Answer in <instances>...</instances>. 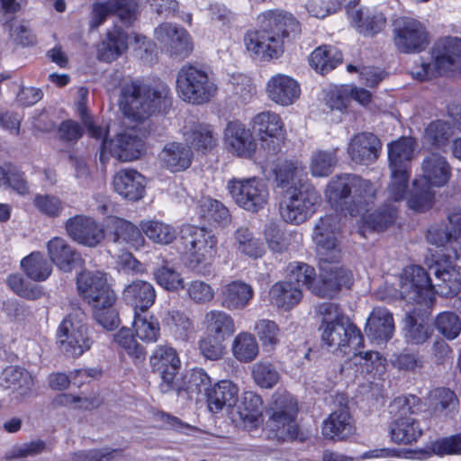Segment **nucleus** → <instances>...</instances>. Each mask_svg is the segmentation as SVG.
I'll use <instances>...</instances> for the list:
<instances>
[{
	"label": "nucleus",
	"instance_id": "f257e3e1",
	"mask_svg": "<svg viewBox=\"0 0 461 461\" xmlns=\"http://www.w3.org/2000/svg\"><path fill=\"white\" fill-rule=\"evenodd\" d=\"M429 269L436 276L434 285L423 267L411 266L404 268L400 276V294L404 300L431 306L435 300V287L441 296H452L460 292L461 275L451 256L438 258Z\"/></svg>",
	"mask_w": 461,
	"mask_h": 461
},
{
	"label": "nucleus",
	"instance_id": "f03ea898",
	"mask_svg": "<svg viewBox=\"0 0 461 461\" xmlns=\"http://www.w3.org/2000/svg\"><path fill=\"white\" fill-rule=\"evenodd\" d=\"M258 29L244 38L248 50L261 58H278L284 52L285 40L299 32L298 21L282 10H268L258 16Z\"/></svg>",
	"mask_w": 461,
	"mask_h": 461
},
{
	"label": "nucleus",
	"instance_id": "7ed1b4c3",
	"mask_svg": "<svg viewBox=\"0 0 461 461\" xmlns=\"http://www.w3.org/2000/svg\"><path fill=\"white\" fill-rule=\"evenodd\" d=\"M180 240L187 267L199 274H209L217 255L215 235L206 228L185 225L181 230Z\"/></svg>",
	"mask_w": 461,
	"mask_h": 461
},
{
	"label": "nucleus",
	"instance_id": "20e7f679",
	"mask_svg": "<svg viewBox=\"0 0 461 461\" xmlns=\"http://www.w3.org/2000/svg\"><path fill=\"white\" fill-rule=\"evenodd\" d=\"M323 329L321 339L330 348L339 349L346 353V348L353 347L355 351L351 361L356 365H365L368 368L371 365L382 364V357L376 351L357 352V348L363 346L364 339L360 330L348 317H340L337 321L321 326Z\"/></svg>",
	"mask_w": 461,
	"mask_h": 461
},
{
	"label": "nucleus",
	"instance_id": "39448f33",
	"mask_svg": "<svg viewBox=\"0 0 461 461\" xmlns=\"http://www.w3.org/2000/svg\"><path fill=\"white\" fill-rule=\"evenodd\" d=\"M266 412L268 438L285 442L298 438L299 428L296 423L298 407L291 393L285 391L276 392Z\"/></svg>",
	"mask_w": 461,
	"mask_h": 461
},
{
	"label": "nucleus",
	"instance_id": "423d86ee",
	"mask_svg": "<svg viewBox=\"0 0 461 461\" xmlns=\"http://www.w3.org/2000/svg\"><path fill=\"white\" fill-rule=\"evenodd\" d=\"M164 94V89L159 90L138 81H131L121 89V110L127 118L144 122L159 107Z\"/></svg>",
	"mask_w": 461,
	"mask_h": 461
},
{
	"label": "nucleus",
	"instance_id": "0eeeda50",
	"mask_svg": "<svg viewBox=\"0 0 461 461\" xmlns=\"http://www.w3.org/2000/svg\"><path fill=\"white\" fill-rule=\"evenodd\" d=\"M415 146L416 141L411 137H402L387 145L391 170L388 195L394 202L402 200L406 194Z\"/></svg>",
	"mask_w": 461,
	"mask_h": 461
},
{
	"label": "nucleus",
	"instance_id": "6e6552de",
	"mask_svg": "<svg viewBox=\"0 0 461 461\" xmlns=\"http://www.w3.org/2000/svg\"><path fill=\"white\" fill-rule=\"evenodd\" d=\"M176 90L184 101L193 104H203L217 95L218 86L206 69L185 64L177 73Z\"/></svg>",
	"mask_w": 461,
	"mask_h": 461
},
{
	"label": "nucleus",
	"instance_id": "1a4fd4ad",
	"mask_svg": "<svg viewBox=\"0 0 461 461\" xmlns=\"http://www.w3.org/2000/svg\"><path fill=\"white\" fill-rule=\"evenodd\" d=\"M321 195L311 184H300L286 189L282 195L279 212L282 219L299 225L307 221L321 203Z\"/></svg>",
	"mask_w": 461,
	"mask_h": 461
},
{
	"label": "nucleus",
	"instance_id": "9d476101",
	"mask_svg": "<svg viewBox=\"0 0 461 461\" xmlns=\"http://www.w3.org/2000/svg\"><path fill=\"white\" fill-rule=\"evenodd\" d=\"M341 251L318 257L321 284L313 288V293L320 297L332 298L345 287L349 289L353 282L350 270L339 265Z\"/></svg>",
	"mask_w": 461,
	"mask_h": 461
},
{
	"label": "nucleus",
	"instance_id": "9b49d317",
	"mask_svg": "<svg viewBox=\"0 0 461 461\" xmlns=\"http://www.w3.org/2000/svg\"><path fill=\"white\" fill-rule=\"evenodd\" d=\"M420 399L415 395L401 396L393 400L391 407L396 410L400 418L391 426V438L398 444H410L416 441L421 435L422 429L417 421L408 413H414L418 409Z\"/></svg>",
	"mask_w": 461,
	"mask_h": 461
},
{
	"label": "nucleus",
	"instance_id": "f8f14e48",
	"mask_svg": "<svg viewBox=\"0 0 461 461\" xmlns=\"http://www.w3.org/2000/svg\"><path fill=\"white\" fill-rule=\"evenodd\" d=\"M227 188L234 202L246 211L257 212L267 203V186L258 177L233 178L228 182Z\"/></svg>",
	"mask_w": 461,
	"mask_h": 461
},
{
	"label": "nucleus",
	"instance_id": "ddd939ff",
	"mask_svg": "<svg viewBox=\"0 0 461 461\" xmlns=\"http://www.w3.org/2000/svg\"><path fill=\"white\" fill-rule=\"evenodd\" d=\"M61 349L72 357H78L90 349L93 340L88 328L73 314H68L57 330Z\"/></svg>",
	"mask_w": 461,
	"mask_h": 461
},
{
	"label": "nucleus",
	"instance_id": "4468645a",
	"mask_svg": "<svg viewBox=\"0 0 461 461\" xmlns=\"http://www.w3.org/2000/svg\"><path fill=\"white\" fill-rule=\"evenodd\" d=\"M154 374L160 378L158 388L161 393H167L177 388L176 381L178 377L181 362L176 350L168 345H159L149 358Z\"/></svg>",
	"mask_w": 461,
	"mask_h": 461
},
{
	"label": "nucleus",
	"instance_id": "2eb2a0df",
	"mask_svg": "<svg viewBox=\"0 0 461 461\" xmlns=\"http://www.w3.org/2000/svg\"><path fill=\"white\" fill-rule=\"evenodd\" d=\"M393 42L401 52L416 53L425 50L429 41L427 30L420 22L403 17L395 22Z\"/></svg>",
	"mask_w": 461,
	"mask_h": 461
},
{
	"label": "nucleus",
	"instance_id": "dca6fc26",
	"mask_svg": "<svg viewBox=\"0 0 461 461\" xmlns=\"http://www.w3.org/2000/svg\"><path fill=\"white\" fill-rule=\"evenodd\" d=\"M156 41L170 57L184 59L193 50V42L188 32L176 24L164 23L154 31Z\"/></svg>",
	"mask_w": 461,
	"mask_h": 461
},
{
	"label": "nucleus",
	"instance_id": "f3484780",
	"mask_svg": "<svg viewBox=\"0 0 461 461\" xmlns=\"http://www.w3.org/2000/svg\"><path fill=\"white\" fill-rule=\"evenodd\" d=\"M68 236L75 242L95 248L104 239V228L92 217L79 214L68 218L65 222Z\"/></svg>",
	"mask_w": 461,
	"mask_h": 461
},
{
	"label": "nucleus",
	"instance_id": "a211bd4d",
	"mask_svg": "<svg viewBox=\"0 0 461 461\" xmlns=\"http://www.w3.org/2000/svg\"><path fill=\"white\" fill-rule=\"evenodd\" d=\"M340 231V219L338 213L321 217L314 225L312 240L317 257L340 252L337 234Z\"/></svg>",
	"mask_w": 461,
	"mask_h": 461
},
{
	"label": "nucleus",
	"instance_id": "6ab92c4d",
	"mask_svg": "<svg viewBox=\"0 0 461 461\" xmlns=\"http://www.w3.org/2000/svg\"><path fill=\"white\" fill-rule=\"evenodd\" d=\"M103 148L122 162L136 160L146 152L142 137L138 136L133 129L119 133L110 140L104 139Z\"/></svg>",
	"mask_w": 461,
	"mask_h": 461
},
{
	"label": "nucleus",
	"instance_id": "aec40b11",
	"mask_svg": "<svg viewBox=\"0 0 461 461\" xmlns=\"http://www.w3.org/2000/svg\"><path fill=\"white\" fill-rule=\"evenodd\" d=\"M429 243L437 247L447 244L455 253V259L461 255V209L454 210L447 215V223L445 227L434 226L427 232Z\"/></svg>",
	"mask_w": 461,
	"mask_h": 461
},
{
	"label": "nucleus",
	"instance_id": "412c9836",
	"mask_svg": "<svg viewBox=\"0 0 461 461\" xmlns=\"http://www.w3.org/2000/svg\"><path fill=\"white\" fill-rule=\"evenodd\" d=\"M77 285L79 294L90 305L104 299L110 303L115 295L107 284L105 274L100 271L81 272L77 278Z\"/></svg>",
	"mask_w": 461,
	"mask_h": 461
},
{
	"label": "nucleus",
	"instance_id": "4be33fe9",
	"mask_svg": "<svg viewBox=\"0 0 461 461\" xmlns=\"http://www.w3.org/2000/svg\"><path fill=\"white\" fill-rule=\"evenodd\" d=\"M138 5L134 0H108L105 3L96 2L92 5L89 26L97 29L106 18L116 14L122 22H131L135 16Z\"/></svg>",
	"mask_w": 461,
	"mask_h": 461
},
{
	"label": "nucleus",
	"instance_id": "5701e85b",
	"mask_svg": "<svg viewBox=\"0 0 461 461\" xmlns=\"http://www.w3.org/2000/svg\"><path fill=\"white\" fill-rule=\"evenodd\" d=\"M118 245L139 248L144 245L145 239L141 229L131 221L117 216H109L105 221L104 234Z\"/></svg>",
	"mask_w": 461,
	"mask_h": 461
},
{
	"label": "nucleus",
	"instance_id": "b1692460",
	"mask_svg": "<svg viewBox=\"0 0 461 461\" xmlns=\"http://www.w3.org/2000/svg\"><path fill=\"white\" fill-rule=\"evenodd\" d=\"M382 148L380 140L373 133L355 134L348 145V154L357 164L370 165L375 162Z\"/></svg>",
	"mask_w": 461,
	"mask_h": 461
},
{
	"label": "nucleus",
	"instance_id": "393cba45",
	"mask_svg": "<svg viewBox=\"0 0 461 461\" xmlns=\"http://www.w3.org/2000/svg\"><path fill=\"white\" fill-rule=\"evenodd\" d=\"M268 98L281 106H289L300 97L301 87L299 83L290 76L276 74L267 84Z\"/></svg>",
	"mask_w": 461,
	"mask_h": 461
},
{
	"label": "nucleus",
	"instance_id": "a878e982",
	"mask_svg": "<svg viewBox=\"0 0 461 461\" xmlns=\"http://www.w3.org/2000/svg\"><path fill=\"white\" fill-rule=\"evenodd\" d=\"M226 144L231 153L242 157H251L257 144L251 131L240 122H230L224 131Z\"/></svg>",
	"mask_w": 461,
	"mask_h": 461
},
{
	"label": "nucleus",
	"instance_id": "bb28decb",
	"mask_svg": "<svg viewBox=\"0 0 461 461\" xmlns=\"http://www.w3.org/2000/svg\"><path fill=\"white\" fill-rule=\"evenodd\" d=\"M421 171L419 181L432 187H441L448 183L452 167L444 156L434 152L423 158Z\"/></svg>",
	"mask_w": 461,
	"mask_h": 461
},
{
	"label": "nucleus",
	"instance_id": "cd10ccee",
	"mask_svg": "<svg viewBox=\"0 0 461 461\" xmlns=\"http://www.w3.org/2000/svg\"><path fill=\"white\" fill-rule=\"evenodd\" d=\"M433 55L441 73L458 72L461 75V39L447 38L438 41Z\"/></svg>",
	"mask_w": 461,
	"mask_h": 461
},
{
	"label": "nucleus",
	"instance_id": "c85d7f7f",
	"mask_svg": "<svg viewBox=\"0 0 461 461\" xmlns=\"http://www.w3.org/2000/svg\"><path fill=\"white\" fill-rule=\"evenodd\" d=\"M1 385L9 390L16 398L24 399L32 393L34 378L28 370L10 366L2 373Z\"/></svg>",
	"mask_w": 461,
	"mask_h": 461
},
{
	"label": "nucleus",
	"instance_id": "c756f323",
	"mask_svg": "<svg viewBox=\"0 0 461 461\" xmlns=\"http://www.w3.org/2000/svg\"><path fill=\"white\" fill-rule=\"evenodd\" d=\"M114 190L123 198L138 201L145 193V177L134 169H122L113 177Z\"/></svg>",
	"mask_w": 461,
	"mask_h": 461
},
{
	"label": "nucleus",
	"instance_id": "7c9ffc66",
	"mask_svg": "<svg viewBox=\"0 0 461 461\" xmlns=\"http://www.w3.org/2000/svg\"><path fill=\"white\" fill-rule=\"evenodd\" d=\"M193 157L191 147L177 141L167 143L159 153L162 166L171 172H180L188 168Z\"/></svg>",
	"mask_w": 461,
	"mask_h": 461
},
{
	"label": "nucleus",
	"instance_id": "2f4dec72",
	"mask_svg": "<svg viewBox=\"0 0 461 461\" xmlns=\"http://www.w3.org/2000/svg\"><path fill=\"white\" fill-rule=\"evenodd\" d=\"M47 249L51 262L64 272H70L81 261L80 255L63 238L51 239Z\"/></svg>",
	"mask_w": 461,
	"mask_h": 461
},
{
	"label": "nucleus",
	"instance_id": "473e14b6",
	"mask_svg": "<svg viewBox=\"0 0 461 461\" xmlns=\"http://www.w3.org/2000/svg\"><path fill=\"white\" fill-rule=\"evenodd\" d=\"M354 433L353 420L347 408L334 411L323 421L322 435L332 440H343Z\"/></svg>",
	"mask_w": 461,
	"mask_h": 461
},
{
	"label": "nucleus",
	"instance_id": "72a5a7b5",
	"mask_svg": "<svg viewBox=\"0 0 461 461\" xmlns=\"http://www.w3.org/2000/svg\"><path fill=\"white\" fill-rule=\"evenodd\" d=\"M239 388L231 381L223 380L211 387L206 395L207 407L212 413H218L224 407H232L238 401Z\"/></svg>",
	"mask_w": 461,
	"mask_h": 461
},
{
	"label": "nucleus",
	"instance_id": "f704fd0d",
	"mask_svg": "<svg viewBox=\"0 0 461 461\" xmlns=\"http://www.w3.org/2000/svg\"><path fill=\"white\" fill-rule=\"evenodd\" d=\"M122 299L135 309L145 312L154 304L156 292L150 283L135 280L125 286L122 291Z\"/></svg>",
	"mask_w": 461,
	"mask_h": 461
},
{
	"label": "nucleus",
	"instance_id": "c9c22d12",
	"mask_svg": "<svg viewBox=\"0 0 461 461\" xmlns=\"http://www.w3.org/2000/svg\"><path fill=\"white\" fill-rule=\"evenodd\" d=\"M254 291L250 285L242 281H232L222 287L221 304L229 311L242 310L253 298Z\"/></svg>",
	"mask_w": 461,
	"mask_h": 461
},
{
	"label": "nucleus",
	"instance_id": "e433bc0d",
	"mask_svg": "<svg viewBox=\"0 0 461 461\" xmlns=\"http://www.w3.org/2000/svg\"><path fill=\"white\" fill-rule=\"evenodd\" d=\"M351 24L364 36H374L384 30L386 19L381 12L360 8L350 14Z\"/></svg>",
	"mask_w": 461,
	"mask_h": 461
},
{
	"label": "nucleus",
	"instance_id": "4c0bfd02",
	"mask_svg": "<svg viewBox=\"0 0 461 461\" xmlns=\"http://www.w3.org/2000/svg\"><path fill=\"white\" fill-rule=\"evenodd\" d=\"M394 330V323L392 313L385 308H374L367 319L365 331L374 339L388 340Z\"/></svg>",
	"mask_w": 461,
	"mask_h": 461
},
{
	"label": "nucleus",
	"instance_id": "58836bf2",
	"mask_svg": "<svg viewBox=\"0 0 461 461\" xmlns=\"http://www.w3.org/2000/svg\"><path fill=\"white\" fill-rule=\"evenodd\" d=\"M183 135L197 150L210 151L218 144V134L210 124L197 122L185 126Z\"/></svg>",
	"mask_w": 461,
	"mask_h": 461
},
{
	"label": "nucleus",
	"instance_id": "ea45409f",
	"mask_svg": "<svg viewBox=\"0 0 461 461\" xmlns=\"http://www.w3.org/2000/svg\"><path fill=\"white\" fill-rule=\"evenodd\" d=\"M269 301L277 308L288 311L296 306L303 298V291L294 282L280 281L269 290Z\"/></svg>",
	"mask_w": 461,
	"mask_h": 461
},
{
	"label": "nucleus",
	"instance_id": "a19ab883",
	"mask_svg": "<svg viewBox=\"0 0 461 461\" xmlns=\"http://www.w3.org/2000/svg\"><path fill=\"white\" fill-rule=\"evenodd\" d=\"M128 48V36L119 27L108 31L105 39L99 44L97 58L104 62L117 59Z\"/></svg>",
	"mask_w": 461,
	"mask_h": 461
},
{
	"label": "nucleus",
	"instance_id": "79ce46f5",
	"mask_svg": "<svg viewBox=\"0 0 461 461\" xmlns=\"http://www.w3.org/2000/svg\"><path fill=\"white\" fill-rule=\"evenodd\" d=\"M264 235L269 249L276 253H282L289 249L297 248L303 240L301 233L295 231H282L279 227L273 222L266 225Z\"/></svg>",
	"mask_w": 461,
	"mask_h": 461
},
{
	"label": "nucleus",
	"instance_id": "37998d69",
	"mask_svg": "<svg viewBox=\"0 0 461 461\" xmlns=\"http://www.w3.org/2000/svg\"><path fill=\"white\" fill-rule=\"evenodd\" d=\"M365 179L357 175L347 174L338 176L330 182L326 189V196L330 202L348 201L354 188L365 187Z\"/></svg>",
	"mask_w": 461,
	"mask_h": 461
},
{
	"label": "nucleus",
	"instance_id": "c03bdc74",
	"mask_svg": "<svg viewBox=\"0 0 461 461\" xmlns=\"http://www.w3.org/2000/svg\"><path fill=\"white\" fill-rule=\"evenodd\" d=\"M203 325L207 333L223 340L230 338L236 330L233 318L229 313L219 310L206 312Z\"/></svg>",
	"mask_w": 461,
	"mask_h": 461
},
{
	"label": "nucleus",
	"instance_id": "a18cd8bd",
	"mask_svg": "<svg viewBox=\"0 0 461 461\" xmlns=\"http://www.w3.org/2000/svg\"><path fill=\"white\" fill-rule=\"evenodd\" d=\"M365 187L354 188L348 201H345L346 210L350 215H363L369 212L375 199L376 190L373 184L365 179Z\"/></svg>",
	"mask_w": 461,
	"mask_h": 461
},
{
	"label": "nucleus",
	"instance_id": "49530a36",
	"mask_svg": "<svg viewBox=\"0 0 461 461\" xmlns=\"http://www.w3.org/2000/svg\"><path fill=\"white\" fill-rule=\"evenodd\" d=\"M304 167L298 161L285 160L278 163L273 169L276 187L285 192L292 186H299L303 184L301 176Z\"/></svg>",
	"mask_w": 461,
	"mask_h": 461
},
{
	"label": "nucleus",
	"instance_id": "de8ad7c7",
	"mask_svg": "<svg viewBox=\"0 0 461 461\" xmlns=\"http://www.w3.org/2000/svg\"><path fill=\"white\" fill-rule=\"evenodd\" d=\"M140 228L149 240L159 245L171 244L176 238V229L159 220H142Z\"/></svg>",
	"mask_w": 461,
	"mask_h": 461
},
{
	"label": "nucleus",
	"instance_id": "09e8293b",
	"mask_svg": "<svg viewBox=\"0 0 461 461\" xmlns=\"http://www.w3.org/2000/svg\"><path fill=\"white\" fill-rule=\"evenodd\" d=\"M187 381H180L177 377L176 385L178 388H174V392L176 393L178 397L187 399L194 393H201L203 392L207 395V392L210 389L211 379L208 375L202 369L193 370L188 375Z\"/></svg>",
	"mask_w": 461,
	"mask_h": 461
},
{
	"label": "nucleus",
	"instance_id": "8fccbe9b",
	"mask_svg": "<svg viewBox=\"0 0 461 461\" xmlns=\"http://www.w3.org/2000/svg\"><path fill=\"white\" fill-rule=\"evenodd\" d=\"M283 127L280 116L271 111L259 113L253 118V128L262 141L270 138L273 142L283 131Z\"/></svg>",
	"mask_w": 461,
	"mask_h": 461
},
{
	"label": "nucleus",
	"instance_id": "3c124183",
	"mask_svg": "<svg viewBox=\"0 0 461 461\" xmlns=\"http://www.w3.org/2000/svg\"><path fill=\"white\" fill-rule=\"evenodd\" d=\"M341 61V52L332 46L318 47L310 56V65L322 75L335 68Z\"/></svg>",
	"mask_w": 461,
	"mask_h": 461
},
{
	"label": "nucleus",
	"instance_id": "603ef678",
	"mask_svg": "<svg viewBox=\"0 0 461 461\" xmlns=\"http://www.w3.org/2000/svg\"><path fill=\"white\" fill-rule=\"evenodd\" d=\"M404 323V339L409 344L422 345L433 333L427 322L411 313L406 315Z\"/></svg>",
	"mask_w": 461,
	"mask_h": 461
},
{
	"label": "nucleus",
	"instance_id": "864d4df0",
	"mask_svg": "<svg viewBox=\"0 0 461 461\" xmlns=\"http://www.w3.org/2000/svg\"><path fill=\"white\" fill-rule=\"evenodd\" d=\"M234 240L238 250L249 258L257 259L265 253L263 243L247 227H240L235 230Z\"/></svg>",
	"mask_w": 461,
	"mask_h": 461
},
{
	"label": "nucleus",
	"instance_id": "5fc2aeb1",
	"mask_svg": "<svg viewBox=\"0 0 461 461\" xmlns=\"http://www.w3.org/2000/svg\"><path fill=\"white\" fill-rule=\"evenodd\" d=\"M153 275L157 284L167 291L176 292L185 287L181 273L168 260H163Z\"/></svg>",
	"mask_w": 461,
	"mask_h": 461
},
{
	"label": "nucleus",
	"instance_id": "6e6d98bb",
	"mask_svg": "<svg viewBox=\"0 0 461 461\" xmlns=\"http://www.w3.org/2000/svg\"><path fill=\"white\" fill-rule=\"evenodd\" d=\"M25 274L34 281H44L52 271L51 264L40 252H32L21 261Z\"/></svg>",
	"mask_w": 461,
	"mask_h": 461
},
{
	"label": "nucleus",
	"instance_id": "4d7b16f0",
	"mask_svg": "<svg viewBox=\"0 0 461 461\" xmlns=\"http://www.w3.org/2000/svg\"><path fill=\"white\" fill-rule=\"evenodd\" d=\"M259 348L254 335L249 332L239 333L232 343L233 356L240 362L249 363L258 355Z\"/></svg>",
	"mask_w": 461,
	"mask_h": 461
},
{
	"label": "nucleus",
	"instance_id": "13d9d810",
	"mask_svg": "<svg viewBox=\"0 0 461 461\" xmlns=\"http://www.w3.org/2000/svg\"><path fill=\"white\" fill-rule=\"evenodd\" d=\"M105 301L104 299L91 305L93 317L102 327L113 330L120 324L118 312L113 307L116 302V294L113 296L110 303Z\"/></svg>",
	"mask_w": 461,
	"mask_h": 461
},
{
	"label": "nucleus",
	"instance_id": "bf43d9fd",
	"mask_svg": "<svg viewBox=\"0 0 461 461\" xmlns=\"http://www.w3.org/2000/svg\"><path fill=\"white\" fill-rule=\"evenodd\" d=\"M133 328L135 335L145 342H156L159 337L160 327L158 320L145 313L141 315L135 312Z\"/></svg>",
	"mask_w": 461,
	"mask_h": 461
},
{
	"label": "nucleus",
	"instance_id": "052dcab7",
	"mask_svg": "<svg viewBox=\"0 0 461 461\" xmlns=\"http://www.w3.org/2000/svg\"><path fill=\"white\" fill-rule=\"evenodd\" d=\"M200 212L208 221L221 225H227L231 220L229 209L220 201L210 197H204L200 201Z\"/></svg>",
	"mask_w": 461,
	"mask_h": 461
},
{
	"label": "nucleus",
	"instance_id": "680f3d73",
	"mask_svg": "<svg viewBox=\"0 0 461 461\" xmlns=\"http://www.w3.org/2000/svg\"><path fill=\"white\" fill-rule=\"evenodd\" d=\"M435 193L432 186L415 180L413 182V190L408 199V206L416 212H424L432 207Z\"/></svg>",
	"mask_w": 461,
	"mask_h": 461
},
{
	"label": "nucleus",
	"instance_id": "e2e57ef3",
	"mask_svg": "<svg viewBox=\"0 0 461 461\" xmlns=\"http://www.w3.org/2000/svg\"><path fill=\"white\" fill-rule=\"evenodd\" d=\"M254 382L261 388L271 389L280 381L281 375L274 364L268 361H259L252 366Z\"/></svg>",
	"mask_w": 461,
	"mask_h": 461
},
{
	"label": "nucleus",
	"instance_id": "0e129e2a",
	"mask_svg": "<svg viewBox=\"0 0 461 461\" xmlns=\"http://www.w3.org/2000/svg\"><path fill=\"white\" fill-rule=\"evenodd\" d=\"M338 163L337 149L332 150H317L312 153L310 164L312 175L318 177L331 174Z\"/></svg>",
	"mask_w": 461,
	"mask_h": 461
},
{
	"label": "nucleus",
	"instance_id": "69168bd1",
	"mask_svg": "<svg viewBox=\"0 0 461 461\" xmlns=\"http://www.w3.org/2000/svg\"><path fill=\"white\" fill-rule=\"evenodd\" d=\"M453 133L451 123L442 120H436L426 127L424 139L430 145L439 148L447 144Z\"/></svg>",
	"mask_w": 461,
	"mask_h": 461
},
{
	"label": "nucleus",
	"instance_id": "338daca9",
	"mask_svg": "<svg viewBox=\"0 0 461 461\" xmlns=\"http://www.w3.org/2000/svg\"><path fill=\"white\" fill-rule=\"evenodd\" d=\"M258 338L266 350H274L279 344L280 330L278 325L270 320H259L254 329Z\"/></svg>",
	"mask_w": 461,
	"mask_h": 461
},
{
	"label": "nucleus",
	"instance_id": "774afa93",
	"mask_svg": "<svg viewBox=\"0 0 461 461\" xmlns=\"http://www.w3.org/2000/svg\"><path fill=\"white\" fill-rule=\"evenodd\" d=\"M437 330L447 339H456L461 332V320L452 312H443L435 319Z\"/></svg>",
	"mask_w": 461,
	"mask_h": 461
}]
</instances>
